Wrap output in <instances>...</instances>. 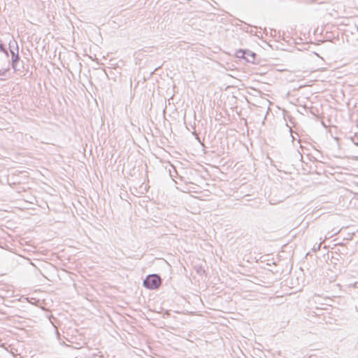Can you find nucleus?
<instances>
[{
  "instance_id": "f257e3e1",
  "label": "nucleus",
  "mask_w": 358,
  "mask_h": 358,
  "mask_svg": "<svg viewBox=\"0 0 358 358\" xmlns=\"http://www.w3.org/2000/svg\"><path fill=\"white\" fill-rule=\"evenodd\" d=\"M162 283V278L158 274L148 275L143 280V286L149 289H157Z\"/></svg>"
},
{
  "instance_id": "f03ea898",
  "label": "nucleus",
  "mask_w": 358,
  "mask_h": 358,
  "mask_svg": "<svg viewBox=\"0 0 358 358\" xmlns=\"http://www.w3.org/2000/svg\"><path fill=\"white\" fill-rule=\"evenodd\" d=\"M236 57L241 59H244L248 62L255 64L257 55L250 51V50L239 49L236 52Z\"/></svg>"
},
{
  "instance_id": "7ed1b4c3",
  "label": "nucleus",
  "mask_w": 358,
  "mask_h": 358,
  "mask_svg": "<svg viewBox=\"0 0 358 358\" xmlns=\"http://www.w3.org/2000/svg\"><path fill=\"white\" fill-rule=\"evenodd\" d=\"M10 50V53L12 55V61H11V66L12 68L16 71L17 70V64L18 63L20 60V57L18 54V45L15 41H13V42H10L9 43Z\"/></svg>"
},
{
  "instance_id": "20e7f679",
  "label": "nucleus",
  "mask_w": 358,
  "mask_h": 358,
  "mask_svg": "<svg viewBox=\"0 0 358 358\" xmlns=\"http://www.w3.org/2000/svg\"><path fill=\"white\" fill-rule=\"evenodd\" d=\"M0 52H4L7 57L8 56V53L7 50L5 48V45L1 42H0Z\"/></svg>"
},
{
  "instance_id": "39448f33",
  "label": "nucleus",
  "mask_w": 358,
  "mask_h": 358,
  "mask_svg": "<svg viewBox=\"0 0 358 358\" xmlns=\"http://www.w3.org/2000/svg\"><path fill=\"white\" fill-rule=\"evenodd\" d=\"M321 245H322V243H319V244H317V245H315L313 246V252H317V251L320 250V248H321Z\"/></svg>"
},
{
  "instance_id": "423d86ee",
  "label": "nucleus",
  "mask_w": 358,
  "mask_h": 358,
  "mask_svg": "<svg viewBox=\"0 0 358 358\" xmlns=\"http://www.w3.org/2000/svg\"><path fill=\"white\" fill-rule=\"evenodd\" d=\"M9 71V69H0V76H5L6 73Z\"/></svg>"
},
{
  "instance_id": "0eeeda50",
  "label": "nucleus",
  "mask_w": 358,
  "mask_h": 358,
  "mask_svg": "<svg viewBox=\"0 0 358 358\" xmlns=\"http://www.w3.org/2000/svg\"><path fill=\"white\" fill-rule=\"evenodd\" d=\"M351 286H352V287H357V288H358V282H355V283H353V284H350V285H349V287H351Z\"/></svg>"
},
{
  "instance_id": "6e6552de",
  "label": "nucleus",
  "mask_w": 358,
  "mask_h": 358,
  "mask_svg": "<svg viewBox=\"0 0 358 358\" xmlns=\"http://www.w3.org/2000/svg\"><path fill=\"white\" fill-rule=\"evenodd\" d=\"M289 122L292 123V117L291 116H288Z\"/></svg>"
},
{
  "instance_id": "1a4fd4ad",
  "label": "nucleus",
  "mask_w": 358,
  "mask_h": 358,
  "mask_svg": "<svg viewBox=\"0 0 358 358\" xmlns=\"http://www.w3.org/2000/svg\"><path fill=\"white\" fill-rule=\"evenodd\" d=\"M174 175H175V173H172V172L170 171V176H171V177H173V176H175Z\"/></svg>"
},
{
  "instance_id": "9d476101",
  "label": "nucleus",
  "mask_w": 358,
  "mask_h": 358,
  "mask_svg": "<svg viewBox=\"0 0 358 358\" xmlns=\"http://www.w3.org/2000/svg\"><path fill=\"white\" fill-rule=\"evenodd\" d=\"M174 175H175V173H172V172L170 171V176H171V177H173V176H175Z\"/></svg>"
},
{
  "instance_id": "9b49d317",
  "label": "nucleus",
  "mask_w": 358,
  "mask_h": 358,
  "mask_svg": "<svg viewBox=\"0 0 358 358\" xmlns=\"http://www.w3.org/2000/svg\"><path fill=\"white\" fill-rule=\"evenodd\" d=\"M173 171H174V173H175L176 174H177V171H176V168L173 166Z\"/></svg>"
},
{
  "instance_id": "f8f14e48",
  "label": "nucleus",
  "mask_w": 358,
  "mask_h": 358,
  "mask_svg": "<svg viewBox=\"0 0 358 358\" xmlns=\"http://www.w3.org/2000/svg\"><path fill=\"white\" fill-rule=\"evenodd\" d=\"M187 313L192 314V313H195V312L190 311V312H187Z\"/></svg>"
},
{
  "instance_id": "ddd939ff",
  "label": "nucleus",
  "mask_w": 358,
  "mask_h": 358,
  "mask_svg": "<svg viewBox=\"0 0 358 358\" xmlns=\"http://www.w3.org/2000/svg\"><path fill=\"white\" fill-rule=\"evenodd\" d=\"M176 313L179 314L181 313L180 312L176 311Z\"/></svg>"
},
{
  "instance_id": "4468645a",
  "label": "nucleus",
  "mask_w": 358,
  "mask_h": 358,
  "mask_svg": "<svg viewBox=\"0 0 358 358\" xmlns=\"http://www.w3.org/2000/svg\"><path fill=\"white\" fill-rule=\"evenodd\" d=\"M227 313L231 314V313H234L233 312H227Z\"/></svg>"
},
{
  "instance_id": "2eb2a0df",
  "label": "nucleus",
  "mask_w": 358,
  "mask_h": 358,
  "mask_svg": "<svg viewBox=\"0 0 358 358\" xmlns=\"http://www.w3.org/2000/svg\"><path fill=\"white\" fill-rule=\"evenodd\" d=\"M357 127H358V124H357Z\"/></svg>"
}]
</instances>
